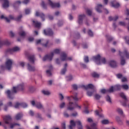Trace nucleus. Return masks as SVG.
I'll use <instances>...</instances> for the list:
<instances>
[{
    "mask_svg": "<svg viewBox=\"0 0 129 129\" xmlns=\"http://www.w3.org/2000/svg\"><path fill=\"white\" fill-rule=\"evenodd\" d=\"M78 94L75 93L74 94V96L70 97H68V99L69 100V105L68 106V109L69 110H73L75 107H77L78 108H81L80 106H79L78 104L76 103H74L72 102V99H74L75 101H78L79 99L78 97H77Z\"/></svg>",
    "mask_w": 129,
    "mask_h": 129,
    "instance_id": "obj_1",
    "label": "nucleus"
},
{
    "mask_svg": "<svg viewBox=\"0 0 129 129\" xmlns=\"http://www.w3.org/2000/svg\"><path fill=\"white\" fill-rule=\"evenodd\" d=\"M25 89V86L23 84L19 85L17 87H14L12 90V92H11L10 90H7L6 93L7 94L8 97L10 99H13L14 97L12 96L13 93H17L19 90L23 91Z\"/></svg>",
    "mask_w": 129,
    "mask_h": 129,
    "instance_id": "obj_2",
    "label": "nucleus"
},
{
    "mask_svg": "<svg viewBox=\"0 0 129 129\" xmlns=\"http://www.w3.org/2000/svg\"><path fill=\"white\" fill-rule=\"evenodd\" d=\"M50 6L51 8H60V4L53 3L51 0H47V3L42 1L41 6L43 9H47V6Z\"/></svg>",
    "mask_w": 129,
    "mask_h": 129,
    "instance_id": "obj_3",
    "label": "nucleus"
},
{
    "mask_svg": "<svg viewBox=\"0 0 129 129\" xmlns=\"http://www.w3.org/2000/svg\"><path fill=\"white\" fill-rule=\"evenodd\" d=\"M4 121L6 124H9L10 128H14L16 125H20L18 123H12V117L10 115H7L4 118Z\"/></svg>",
    "mask_w": 129,
    "mask_h": 129,
    "instance_id": "obj_4",
    "label": "nucleus"
},
{
    "mask_svg": "<svg viewBox=\"0 0 129 129\" xmlns=\"http://www.w3.org/2000/svg\"><path fill=\"white\" fill-rule=\"evenodd\" d=\"M60 50L59 49H56L53 50L52 52H51L50 54H48L45 55L43 58V61H51L52 59H53V56L55 54H60Z\"/></svg>",
    "mask_w": 129,
    "mask_h": 129,
    "instance_id": "obj_5",
    "label": "nucleus"
},
{
    "mask_svg": "<svg viewBox=\"0 0 129 129\" xmlns=\"http://www.w3.org/2000/svg\"><path fill=\"white\" fill-rule=\"evenodd\" d=\"M119 54L121 57V64L123 65L124 64H125L124 57H126V58H129V53L127 52V49H125L123 53L119 51Z\"/></svg>",
    "mask_w": 129,
    "mask_h": 129,
    "instance_id": "obj_6",
    "label": "nucleus"
},
{
    "mask_svg": "<svg viewBox=\"0 0 129 129\" xmlns=\"http://www.w3.org/2000/svg\"><path fill=\"white\" fill-rule=\"evenodd\" d=\"M77 124L79 129H83L82 124H81V121L80 120H77L74 121L73 120H71L70 125L69 126V129H73V127Z\"/></svg>",
    "mask_w": 129,
    "mask_h": 129,
    "instance_id": "obj_7",
    "label": "nucleus"
},
{
    "mask_svg": "<svg viewBox=\"0 0 129 129\" xmlns=\"http://www.w3.org/2000/svg\"><path fill=\"white\" fill-rule=\"evenodd\" d=\"M95 9L98 13H101L103 10L105 14H107L109 13V11H108L107 9L103 8V6L101 4H97Z\"/></svg>",
    "mask_w": 129,
    "mask_h": 129,
    "instance_id": "obj_8",
    "label": "nucleus"
},
{
    "mask_svg": "<svg viewBox=\"0 0 129 129\" xmlns=\"http://www.w3.org/2000/svg\"><path fill=\"white\" fill-rule=\"evenodd\" d=\"M14 60L13 59H7L6 62V69L8 70H11L12 69V67L13 66V64H14Z\"/></svg>",
    "mask_w": 129,
    "mask_h": 129,
    "instance_id": "obj_9",
    "label": "nucleus"
},
{
    "mask_svg": "<svg viewBox=\"0 0 129 129\" xmlns=\"http://www.w3.org/2000/svg\"><path fill=\"white\" fill-rule=\"evenodd\" d=\"M120 96L122 97V98L123 99V101L121 102V104L123 106H127V105L126 104L127 102H128V99L126 98V96H125V95H124V93L123 92L120 93L119 94Z\"/></svg>",
    "mask_w": 129,
    "mask_h": 129,
    "instance_id": "obj_10",
    "label": "nucleus"
},
{
    "mask_svg": "<svg viewBox=\"0 0 129 129\" xmlns=\"http://www.w3.org/2000/svg\"><path fill=\"white\" fill-rule=\"evenodd\" d=\"M36 43L37 45L39 44H41L42 46H44V47H47V46H48L49 41H45L43 39H38L36 40Z\"/></svg>",
    "mask_w": 129,
    "mask_h": 129,
    "instance_id": "obj_11",
    "label": "nucleus"
},
{
    "mask_svg": "<svg viewBox=\"0 0 129 129\" xmlns=\"http://www.w3.org/2000/svg\"><path fill=\"white\" fill-rule=\"evenodd\" d=\"M1 19H2V20H5V21H6V22H7V23H10V22H11V20H15V17H14V16L13 15H10L9 16V17L8 18L5 15H2L1 16Z\"/></svg>",
    "mask_w": 129,
    "mask_h": 129,
    "instance_id": "obj_12",
    "label": "nucleus"
},
{
    "mask_svg": "<svg viewBox=\"0 0 129 129\" xmlns=\"http://www.w3.org/2000/svg\"><path fill=\"white\" fill-rule=\"evenodd\" d=\"M18 51H20V47L18 46H15L13 48H8L7 49V52L10 53V54H13L14 52H18Z\"/></svg>",
    "mask_w": 129,
    "mask_h": 129,
    "instance_id": "obj_13",
    "label": "nucleus"
},
{
    "mask_svg": "<svg viewBox=\"0 0 129 129\" xmlns=\"http://www.w3.org/2000/svg\"><path fill=\"white\" fill-rule=\"evenodd\" d=\"M101 57L99 54H98L97 56L93 57V60L97 64V65H100V59Z\"/></svg>",
    "mask_w": 129,
    "mask_h": 129,
    "instance_id": "obj_14",
    "label": "nucleus"
},
{
    "mask_svg": "<svg viewBox=\"0 0 129 129\" xmlns=\"http://www.w3.org/2000/svg\"><path fill=\"white\" fill-rule=\"evenodd\" d=\"M35 16L36 17H40L42 21H45V14H43V13L39 11H36Z\"/></svg>",
    "mask_w": 129,
    "mask_h": 129,
    "instance_id": "obj_15",
    "label": "nucleus"
},
{
    "mask_svg": "<svg viewBox=\"0 0 129 129\" xmlns=\"http://www.w3.org/2000/svg\"><path fill=\"white\" fill-rule=\"evenodd\" d=\"M27 70H28V71H29L30 72H34L36 71V68H35V67L32 66V65L30 63H27Z\"/></svg>",
    "mask_w": 129,
    "mask_h": 129,
    "instance_id": "obj_16",
    "label": "nucleus"
},
{
    "mask_svg": "<svg viewBox=\"0 0 129 129\" xmlns=\"http://www.w3.org/2000/svg\"><path fill=\"white\" fill-rule=\"evenodd\" d=\"M85 18V15H80L78 16V23L79 25H82L83 24V19Z\"/></svg>",
    "mask_w": 129,
    "mask_h": 129,
    "instance_id": "obj_17",
    "label": "nucleus"
},
{
    "mask_svg": "<svg viewBox=\"0 0 129 129\" xmlns=\"http://www.w3.org/2000/svg\"><path fill=\"white\" fill-rule=\"evenodd\" d=\"M110 6H111V7H112V8L117 9V8H119V7H120V4H119V3L116 2V1H112L110 3Z\"/></svg>",
    "mask_w": 129,
    "mask_h": 129,
    "instance_id": "obj_18",
    "label": "nucleus"
},
{
    "mask_svg": "<svg viewBox=\"0 0 129 129\" xmlns=\"http://www.w3.org/2000/svg\"><path fill=\"white\" fill-rule=\"evenodd\" d=\"M3 7L4 8V9H7V8H9L10 7V1L9 0H3Z\"/></svg>",
    "mask_w": 129,
    "mask_h": 129,
    "instance_id": "obj_19",
    "label": "nucleus"
},
{
    "mask_svg": "<svg viewBox=\"0 0 129 129\" xmlns=\"http://www.w3.org/2000/svg\"><path fill=\"white\" fill-rule=\"evenodd\" d=\"M82 88H84V89L87 90L88 89H94V86L91 84L88 85L87 86L82 85L81 86Z\"/></svg>",
    "mask_w": 129,
    "mask_h": 129,
    "instance_id": "obj_20",
    "label": "nucleus"
},
{
    "mask_svg": "<svg viewBox=\"0 0 129 129\" xmlns=\"http://www.w3.org/2000/svg\"><path fill=\"white\" fill-rule=\"evenodd\" d=\"M27 58L29 62H31L32 64L35 63V56L34 55H28Z\"/></svg>",
    "mask_w": 129,
    "mask_h": 129,
    "instance_id": "obj_21",
    "label": "nucleus"
},
{
    "mask_svg": "<svg viewBox=\"0 0 129 129\" xmlns=\"http://www.w3.org/2000/svg\"><path fill=\"white\" fill-rule=\"evenodd\" d=\"M61 61H66L67 60V54L65 52H62L60 55Z\"/></svg>",
    "mask_w": 129,
    "mask_h": 129,
    "instance_id": "obj_22",
    "label": "nucleus"
},
{
    "mask_svg": "<svg viewBox=\"0 0 129 129\" xmlns=\"http://www.w3.org/2000/svg\"><path fill=\"white\" fill-rule=\"evenodd\" d=\"M109 64L112 68H115V67H116V62L114 60H110Z\"/></svg>",
    "mask_w": 129,
    "mask_h": 129,
    "instance_id": "obj_23",
    "label": "nucleus"
},
{
    "mask_svg": "<svg viewBox=\"0 0 129 129\" xmlns=\"http://www.w3.org/2000/svg\"><path fill=\"white\" fill-rule=\"evenodd\" d=\"M33 25L36 28H41V25H42L40 22L37 21H33Z\"/></svg>",
    "mask_w": 129,
    "mask_h": 129,
    "instance_id": "obj_24",
    "label": "nucleus"
},
{
    "mask_svg": "<svg viewBox=\"0 0 129 129\" xmlns=\"http://www.w3.org/2000/svg\"><path fill=\"white\" fill-rule=\"evenodd\" d=\"M23 113H19L15 116V118L17 120H20L23 117Z\"/></svg>",
    "mask_w": 129,
    "mask_h": 129,
    "instance_id": "obj_25",
    "label": "nucleus"
},
{
    "mask_svg": "<svg viewBox=\"0 0 129 129\" xmlns=\"http://www.w3.org/2000/svg\"><path fill=\"white\" fill-rule=\"evenodd\" d=\"M67 66H68V64H67V63H65L64 68L61 71V74H62V75H64L66 71H67Z\"/></svg>",
    "mask_w": 129,
    "mask_h": 129,
    "instance_id": "obj_26",
    "label": "nucleus"
},
{
    "mask_svg": "<svg viewBox=\"0 0 129 129\" xmlns=\"http://www.w3.org/2000/svg\"><path fill=\"white\" fill-rule=\"evenodd\" d=\"M35 106L38 109H42V108H43V105H42V104H41V103L40 102L36 103Z\"/></svg>",
    "mask_w": 129,
    "mask_h": 129,
    "instance_id": "obj_27",
    "label": "nucleus"
},
{
    "mask_svg": "<svg viewBox=\"0 0 129 129\" xmlns=\"http://www.w3.org/2000/svg\"><path fill=\"white\" fill-rule=\"evenodd\" d=\"M53 69V68H52V66H49V70L46 71V74L47 76H51L52 75V73H51V71Z\"/></svg>",
    "mask_w": 129,
    "mask_h": 129,
    "instance_id": "obj_28",
    "label": "nucleus"
},
{
    "mask_svg": "<svg viewBox=\"0 0 129 129\" xmlns=\"http://www.w3.org/2000/svg\"><path fill=\"white\" fill-rule=\"evenodd\" d=\"M109 21H116V20H118V16H115L114 17L110 16L109 17Z\"/></svg>",
    "mask_w": 129,
    "mask_h": 129,
    "instance_id": "obj_29",
    "label": "nucleus"
},
{
    "mask_svg": "<svg viewBox=\"0 0 129 129\" xmlns=\"http://www.w3.org/2000/svg\"><path fill=\"white\" fill-rule=\"evenodd\" d=\"M121 87L124 90H128L129 87L127 84H123L121 86Z\"/></svg>",
    "mask_w": 129,
    "mask_h": 129,
    "instance_id": "obj_30",
    "label": "nucleus"
},
{
    "mask_svg": "<svg viewBox=\"0 0 129 129\" xmlns=\"http://www.w3.org/2000/svg\"><path fill=\"white\" fill-rule=\"evenodd\" d=\"M25 15H30L31 14V10L30 8H26L24 10Z\"/></svg>",
    "mask_w": 129,
    "mask_h": 129,
    "instance_id": "obj_31",
    "label": "nucleus"
},
{
    "mask_svg": "<svg viewBox=\"0 0 129 129\" xmlns=\"http://www.w3.org/2000/svg\"><path fill=\"white\" fill-rule=\"evenodd\" d=\"M95 114L97 115L99 117H103L104 116L102 114L100 113V111L98 110L95 111Z\"/></svg>",
    "mask_w": 129,
    "mask_h": 129,
    "instance_id": "obj_32",
    "label": "nucleus"
},
{
    "mask_svg": "<svg viewBox=\"0 0 129 129\" xmlns=\"http://www.w3.org/2000/svg\"><path fill=\"white\" fill-rule=\"evenodd\" d=\"M121 89V86L119 85H115L114 87V90H120Z\"/></svg>",
    "mask_w": 129,
    "mask_h": 129,
    "instance_id": "obj_33",
    "label": "nucleus"
},
{
    "mask_svg": "<svg viewBox=\"0 0 129 129\" xmlns=\"http://www.w3.org/2000/svg\"><path fill=\"white\" fill-rule=\"evenodd\" d=\"M21 4H22L21 1H17L13 5V7L16 8V7H18L19 5H21Z\"/></svg>",
    "mask_w": 129,
    "mask_h": 129,
    "instance_id": "obj_34",
    "label": "nucleus"
},
{
    "mask_svg": "<svg viewBox=\"0 0 129 129\" xmlns=\"http://www.w3.org/2000/svg\"><path fill=\"white\" fill-rule=\"evenodd\" d=\"M92 76L94 78H99V74H97L96 72H94L92 74Z\"/></svg>",
    "mask_w": 129,
    "mask_h": 129,
    "instance_id": "obj_35",
    "label": "nucleus"
},
{
    "mask_svg": "<svg viewBox=\"0 0 129 129\" xmlns=\"http://www.w3.org/2000/svg\"><path fill=\"white\" fill-rule=\"evenodd\" d=\"M52 32L51 28H46L43 30V33H52Z\"/></svg>",
    "mask_w": 129,
    "mask_h": 129,
    "instance_id": "obj_36",
    "label": "nucleus"
},
{
    "mask_svg": "<svg viewBox=\"0 0 129 129\" xmlns=\"http://www.w3.org/2000/svg\"><path fill=\"white\" fill-rule=\"evenodd\" d=\"M114 90V87L111 86L109 89L107 90V92L109 93H111L113 92Z\"/></svg>",
    "mask_w": 129,
    "mask_h": 129,
    "instance_id": "obj_37",
    "label": "nucleus"
},
{
    "mask_svg": "<svg viewBox=\"0 0 129 129\" xmlns=\"http://www.w3.org/2000/svg\"><path fill=\"white\" fill-rule=\"evenodd\" d=\"M116 120L118 122L119 124H122V121L120 119V118L118 116L116 117Z\"/></svg>",
    "mask_w": 129,
    "mask_h": 129,
    "instance_id": "obj_38",
    "label": "nucleus"
},
{
    "mask_svg": "<svg viewBox=\"0 0 129 129\" xmlns=\"http://www.w3.org/2000/svg\"><path fill=\"white\" fill-rule=\"evenodd\" d=\"M42 92L44 95H50L51 94V93L47 90H43Z\"/></svg>",
    "mask_w": 129,
    "mask_h": 129,
    "instance_id": "obj_39",
    "label": "nucleus"
},
{
    "mask_svg": "<svg viewBox=\"0 0 129 129\" xmlns=\"http://www.w3.org/2000/svg\"><path fill=\"white\" fill-rule=\"evenodd\" d=\"M116 111L119 113V114H123V111H122V109H121L120 108H117L116 109Z\"/></svg>",
    "mask_w": 129,
    "mask_h": 129,
    "instance_id": "obj_40",
    "label": "nucleus"
},
{
    "mask_svg": "<svg viewBox=\"0 0 129 129\" xmlns=\"http://www.w3.org/2000/svg\"><path fill=\"white\" fill-rule=\"evenodd\" d=\"M101 123L102 124H108V123H109V121L107 119H104L102 120Z\"/></svg>",
    "mask_w": 129,
    "mask_h": 129,
    "instance_id": "obj_41",
    "label": "nucleus"
},
{
    "mask_svg": "<svg viewBox=\"0 0 129 129\" xmlns=\"http://www.w3.org/2000/svg\"><path fill=\"white\" fill-rule=\"evenodd\" d=\"M18 30L20 33H26V30L23 28V27H20Z\"/></svg>",
    "mask_w": 129,
    "mask_h": 129,
    "instance_id": "obj_42",
    "label": "nucleus"
},
{
    "mask_svg": "<svg viewBox=\"0 0 129 129\" xmlns=\"http://www.w3.org/2000/svg\"><path fill=\"white\" fill-rule=\"evenodd\" d=\"M21 107H23V108H26V107H28V104L26 103H20Z\"/></svg>",
    "mask_w": 129,
    "mask_h": 129,
    "instance_id": "obj_43",
    "label": "nucleus"
},
{
    "mask_svg": "<svg viewBox=\"0 0 129 129\" xmlns=\"http://www.w3.org/2000/svg\"><path fill=\"white\" fill-rule=\"evenodd\" d=\"M82 32L83 33H85V32H87V33H92V31H91V29H88L87 31H86L85 28H83Z\"/></svg>",
    "mask_w": 129,
    "mask_h": 129,
    "instance_id": "obj_44",
    "label": "nucleus"
},
{
    "mask_svg": "<svg viewBox=\"0 0 129 129\" xmlns=\"http://www.w3.org/2000/svg\"><path fill=\"white\" fill-rule=\"evenodd\" d=\"M35 117H36V118H39V119H43L41 114L39 113H36V114L35 115Z\"/></svg>",
    "mask_w": 129,
    "mask_h": 129,
    "instance_id": "obj_45",
    "label": "nucleus"
},
{
    "mask_svg": "<svg viewBox=\"0 0 129 129\" xmlns=\"http://www.w3.org/2000/svg\"><path fill=\"white\" fill-rule=\"evenodd\" d=\"M106 101L109 102V103H111V98H110V97L109 96H107L106 97Z\"/></svg>",
    "mask_w": 129,
    "mask_h": 129,
    "instance_id": "obj_46",
    "label": "nucleus"
},
{
    "mask_svg": "<svg viewBox=\"0 0 129 129\" xmlns=\"http://www.w3.org/2000/svg\"><path fill=\"white\" fill-rule=\"evenodd\" d=\"M64 25V21H59L57 23L58 27H61Z\"/></svg>",
    "mask_w": 129,
    "mask_h": 129,
    "instance_id": "obj_47",
    "label": "nucleus"
},
{
    "mask_svg": "<svg viewBox=\"0 0 129 129\" xmlns=\"http://www.w3.org/2000/svg\"><path fill=\"white\" fill-rule=\"evenodd\" d=\"M101 98V96H100V95L98 94H96V95H95V98L97 100H99V99H100Z\"/></svg>",
    "mask_w": 129,
    "mask_h": 129,
    "instance_id": "obj_48",
    "label": "nucleus"
},
{
    "mask_svg": "<svg viewBox=\"0 0 129 129\" xmlns=\"http://www.w3.org/2000/svg\"><path fill=\"white\" fill-rule=\"evenodd\" d=\"M84 60L85 63H88L89 62V58L88 57V56H85Z\"/></svg>",
    "mask_w": 129,
    "mask_h": 129,
    "instance_id": "obj_49",
    "label": "nucleus"
},
{
    "mask_svg": "<svg viewBox=\"0 0 129 129\" xmlns=\"http://www.w3.org/2000/svg\"><path fill=\"white\" fill-rule=\"evenodd\" d=\"M106 37L108 42H110L111 41H112V40H113V38H112V37L108 35H106Z\"/></svg>",
    "mask_w": 129,
    "mask_h": 129,
    "instance_id": "obj_50",
    "label": "nucleus"
},
{
    "mask_svg": "<svg viewBox=\"0 0 129 129\" xmlns=\"http://www.w3.org/2000/svg\"><path fill=\"white\" fill-rule=\"evenodd\" d=\"M44 36H48V37H51L53 36V33H44Z\"/></svg>",
    "mask_w": 129,
    "mask_h": 129,
    "instance_id": "obj_51",
    "label": "nucleus"
},
{
    "mask_svg": "<svg viewBox=\"0 0 129 129\" xmlns=\"http://www.w3.org/2000/svg\"><path fill=\"white\" fill-rule=\"evenodd\" d=\"M65 105H66L65 102H62L60 103V104L59 105V107L60 108H64V107H65Z\"/></svg>",
    "mask_w": 129,
    "mask_h": 129,
    "instance_id": "obj_52",
    "label": "nucleus"
},
{
    "mask_svg": "<svg viewBox=\"0 0 129 129\" xmlns=\"http://www.w3.org/2000/svg\"><path fill=\"white\" fill-rule=\"evenodd\" d=\"M14 107H15V108H19V107H21V103H17L15 104Z\"/></svg>",
    "mask_w": 129,
    "mask_h": 129,
    "instance_id": "obj_53",
    "label": "nucleus"
},
{
    "mask_svg": "<svg viewBox=\"0 0 129 129\" xmlns=\"http://www.w3.org/2000/svg\"><path fill=\"white\" fill-rule=\"evenodd\" d=\"M86 13L89 16H91V14H92V12L89 9L87 10Z\"/></svg>",
    "mask_w": 129,
    "mask_h": 129,
    "instance_id": "obj_54",
    "label": "nucleus"
},
{
    "mask_svg": "<svg viewBox=\"0 0 129 129\" xmlns=\"http://www.w3.org/2000/svg\"><path fill=\"white\" fill-rule=\"evenodd\" d=\"M124 39H125L126 43L127 44H128V45H129V37H128V36H125L124 37Z\"/></svg>",
    "mask_w": 129,
    "mask_h": 129,
    "instance_id": "obj_55",
    "label": "nucleus"
},
{
    "mask_svg": "<svg viewBox=\"0 0 129 129\" xmlns=\"http://www.w3.org/2000/svg\"><path fill=\"white\" fill-rule=\"evenodd\" d=\"M101 61L103 64H105L106 63V60L105 59V58L102 57L101 58Z\"/></svg>",
    "mask_w": 129,
    "mask_h": 129,
    "instance_id": "obj_56",
    "label": "nucleus"
},
{
    "mask_svg": "<svg viewBox=\"0 0 129 129\" xmlns=\"http://www.w3.org/2000/svg\"><path fill=\"white\" fill-rule=\"evenodd\" d=\"M119 26H125V22H119L118 24Z\"/></svg>",
    "mask_w": 129,
    "mask_h": 129,
    "instance_id": "obj_57",
    "label": "nucleus"
},
{
    "mask_svg": "<svg viewBox=\"0 0 129 129\" xmlns=\"http://www.w3.org/2000/svg\"><path fill=\"white\" fill-rule=\"evenodd\" d=\"M67 79L68 81H71V80L73 79V78L72 77V76H70L67 77Z\"/></svg>",
    "mask_w": 129,
    "mask_h": 129,
    "instance_id": "obj_58",
    "label": "nucleus"
},
{
    "mask_svg": "<svg viewBox=\"0 0 129 129\" xmlns=\"http://www.w3.org/2000/svg\"><path fill=\"white\" fill-rule=\"evenodd\" d=\"M23 17V16L22 15H20L19 16H18L16 19V21H17V22H19L21 20V19H22V18Z\"/></svg>",
    "mask_w": 129,
    "mask_h": 129,
    "instance_id": "obj_59",
    "label": "nucleus"
},
{
    "mask_svg": "<svg viewBox=\"0 0 129 129\" xmlns=\"http://www.w3.org/2000/svg\"><path fill=\"white\" fill-rule=\"evenodd\" d=\"M93 94V92H91V91L87 92V95L88 96H92Z\"/></svg>",
    "mask_w": 129,
    "mask_h": 129,
    "instance_id": "obj_60",
    "label": "nucleus"
},
{
    "mask_svg": "<svg viewBox=\"0 0 129 129\" xmlns=\"http://www.w3.org/2000/svg\"><path fill=\"white\" fill-rule=\"evenodd\" d=\"M72 87L73 89H74V90H77V89H78V86H77V85H73Z\"/></svg>",
    "mask_w": 129,
    "mask_h": 129,
    "instance_id": "obj_61",
    "label": "nucleus"
},
{
    "mask_svg": "<svg viewBox=\"0 0 129 129\" xmlns=\"http://www.w3.org/2000/svg\"><path fill=\"white\" fill-rule=\"evenodd\" d=\"M29 114L30 115H31V116H34L35 113H34V111H33L32 110H30L29 111Z\"/></svg>",
    "mask_w": 129,
    "mask_h": 129,
    "instance_id": "obj_62",
    "label": "nucleus"
},
{
    "mask_svg": "<svg viewBox=\"0 0 129 129\" xmlns=\"http://www.w3.org/2000/svg\"><path fill=\"white\" fill-rule=\"evenodd\" d=\"M101 93H103V94H104V93H108L107 90H105V89H102V90H101Z\"/></svg>",
    "mask_w": 129,
    "mask_h": 129,
    "instance_id": "obj_63",
    "label": "nucleus"
},
{
    "mask_svg": "<svg viewBox=\"0 0 129 129\" xmlns=\"http://www.w3.org/2000/svg\"><path fill=\"white\" fill-rule=\"evenodd\" d=\"M19 35L20 37L24 38V37H25L26 36V33H20Z\"/></svg>",
    "mask_w": 129,
    "mask_h": 129,
    "instance_id": "obj_64",
    "label": "nucleus"
}]
</instances>
